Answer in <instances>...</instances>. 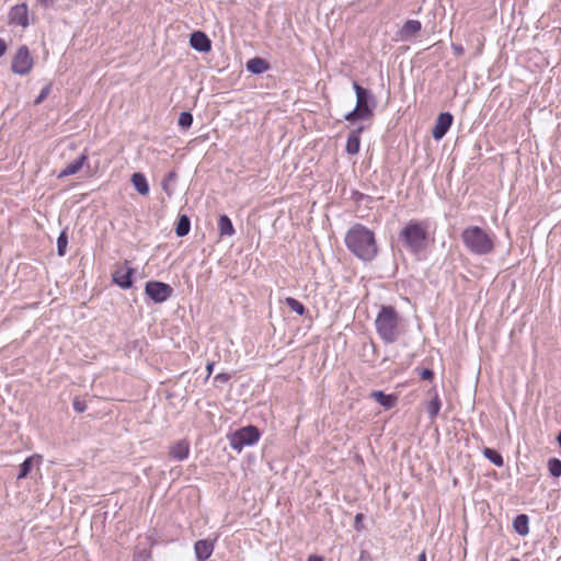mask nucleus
<instances>
[{
    "instance_id": "38",
    "label": "nucleus",
    "mask_w": 561,
    "mask_h": 561,
    "mask_svg": "<svg viewBox=\"0 0 561 561\" xmlns=\"http://www.w3.org/2000/svg\"><path fill=\"white\" fill-rule=\"evenodd\" d=\"M7 51V43L4 39L0 38V57H2Z\"/></svg>"
},
{
    "instance_id": "42",
    "label": "nucleus",
    "mask_w": 561,
    "mask_h": 561,
    "mask_svg": "<svg viewBox=\"0 0 561 561\" xmlns=\"http://www.w3.org/2000/svg\"><path fill=\"white\" fill-rule=\"evenodd\" d=\"M213 368H214V363H208L207 367H206L208 375H211Z\"/></svg>"
},
{
    "instance_id": "30",
    "label": "nucleus",
    "mask_w": 561,
    "mask_h": 561,
    "mask_svg": "<svg viewBox=\"0 0 561 561\" xmlns=\"http://www.w3.org/2000/svg\"><path fill=\"white\" fill-rule=\"evenodd\" d=\"M68 244V237L66 231H61L57 239V252L58 255L64 256Z\"/></svg>"
},
{
    "instance_id": "8",
    "label": "nucleus",
    "mask_w": 561,
    "mask_h": 561,
    "mask_svg": "<svg viewBox=\"0 0 561 561\" xmlns=\"http://www.w3.org/2000/svg\"><path fill=\"white\" fill-rule=\"evenodd\" d=\"M32 67H33V58L30 54L28 48L26 46H21L16 50V53L12 59V64H11L12 71L16 75L24 76V75H27L32 70Z\"/></svg>"
},
{
    "instance_id": "16",
    "label": "nucleus",
    "mask_w": 561,
    "mask_h": 561,
    "mask_svg": "<svg viewBox=\"0 0 561 561\" xmlns=\"http://www.w3.org/2000/svg\"><path fill=\"white\" fill-rule=\"evenodd\" d=\"M365 127L359 126L353 129L346 140L345 150L348 154H357L360 149V134L364 131Z\"/></svg>"
},
{
    "instance_id": "31",
    "label": "nucleus",
    "mask_w": 561,
    "mask_h": 561,
    "mask_svg": "<svg viewBox=\"0 0 561 561\" xmlns=\"http://www.w3.org/2000/svg\"><path fill=\"white\" fill-rule=\"evenodd\" d=\"M152 552L150 549L139 550L136 553V561H151Z\"/></svg>"
},
{
    "instance_id": "20",
    "label": "nucleus",
    "mask_w": 561,
    "mask_h": 561,
    "mask_svg": "<svg viewBox=\"0 0 561 561\" xmlns=\"http://www.w3.org/2000/svg\"><path fill=\"white\" fill-rule=\"evenodd\" d=\"M268 62L260 57H254L247 61V70L253 75H261L268 70Z\"/></svg>"
},
{
    "instance_id": "46",
    "label": "nucleus",
    "mask_w": 561,
    "mask_h": 561,
    "mask_svg": "<svg viewBox=\"0 0 561 561\" xmlns=\"http://www.w3.org/2000/svg\"><path fill=\"white\" fill-rule=\"evenodd\" d=\"M148 539L151 540V546H153L156 543V541L153 539H151V537H148Z\"/></svg>"
},
{
    "instance_id": "11",
    "label": "nucleus",
    "mask_w": 561,
    "mask_h": 561,
    "mask_svg": "<svg viewBox=\"0 0 561 561\" xmlns=\"http://www.w3.org/2000/svg\"><path fill=\"white\" fill-rule=\"evenodd\" d=\"M88 158H89L88 150L84 149L82 151V153L76 160H73L72 162L67 164V167L60 171V173L58 174V179H62V178H66L69 175L77 174L83 168V165L88 162Z\"/></svg>"
},
{
    "instance_id": "18",
    "label": "nucleus",
    "mask_w": 561,
    "mask_h": 561,
    "mask_svg": "<svg viewBox=\"0 0 561 561\" xmlns=\"http://www.w3.org/2000/svg\"><path fill=\"white\" fill-rule=\"evenodd\" d=\"M169 455L178 461L185 460L190 455V444L185 439L176 442L170 447Z\"/></svg>"
},
{
    "instance_id": "24",
    "label": "nucleus",
    "mask_w": 561,
    "mask_h": 561,
    "mask_svg": "<svg viewBox=\"0 0 561 561\" xmlns=\"http://www.w3.org/2000/svg\"><path fill=\"white\" fill-rule=\"evenodd\" d=\"M191 230V220L186 215H181L178 219L175 233L178 237H185Z\"/></svg>"
},
{
    "instance_id": "14",
    "label": "nucleus",
    "mask_w": 561,
    "mask_h": 561,
    "mask_svg": "<svg viewBox=\"0 0 561 561\" xmlns=\"http://www.w3.org/2000/svg\"><path fill=\"white\" fill-rule=\"evenodd\" d=\"M427 396L431 398V400L426 404V412L428 414V417L433 421L437 417L440 408H442V401L438 396V391L436 387H432L427 391Z\"/></svg>"
},
{
    "instance_id": "21",
    "label": "nucleus",
    "mask_w": 561,
    "mask_h": 561,
    "mask_svg": "<svg viewBox=\"0 0 561 561\" xmlns=\"http://www.w3.org/2000/svg\"><path fill=\"white\" fill-rule=\"evenodd\" d=\"M131 183H133L135 190L140 195H147L149 193V185H148L146 176L142 173H139V172L134 173L131 175Z\"/></svg>"
},
{
    "instance_id": "6",
    "label": "nucleus",
    "mask_w": 561,
    "mask_h": 561,
    "mask_svg": "<svg viewBox=\"0 0 561 561\" xmlns=\"http://www.w3.org/2000/svg\"><path fill=\"white\" fill-rule=\"evenodd\" d=\"M261 437L260 430L254 425H248L237 430L228 436L230 447L241 453L244 447L254 446Z\"/></svg>"
},
{
    "instance_id": "36",
    "label": "nucleus",
    "mask_w": 561,
    "mask_h": 561,
    "mask_svg": "<svg viewBox=\"0 0 561 561\" xmlns=\"http://www.w3.org/2000/svg\"><path fill=\"white\" fill-rule=\"evenodd\" d=\"M451 48L457 56H461L463 54V47L461 45L453 44Z\"/></svg>"
},
{
    "instance_id": "9",
    "label": "nucleus",
    "mask_w": 561,
    "mask_h": 561,
    "mask_svg": "<svg viewBox=\"0 0 561 561\" xmlns=\"http://www.w3.org/2000/svg\"><path fill=\"white\" fill-rule=\"evenodd\" d=\"M454 117L449 112L440 113L436 119L435 126L432 130L434 139H442L449 130L453 124Z\"/></svg>"
},
{
    "instance_id": "4",
    "label": "nucleus",
    "mask_w": 561,
    "mask_h": 561,
    "mask_svg": "<svg viewBox=\"0 0 561 561\" xmlns=\"http://www.w3.org/2000/svg\"><path fill=\"white\" fill-rule=\"evenodd\" d=\"M466 249L476 255H488L494 250V236L479 226H469L461 232Z\"/></svg>"
},
{
    "instance_id": "7",
    "label": "nucleus",
    "mask_w": 561,
    "mask_h": 561,
    "mask_svg": "<svg viewBox=\"0 0 561 561\" xmlns=\"http://www.w3.org/2000/svg\"><path fill=\"white\" fill-rule=\"evenodd\" d=\"M145 293L154 304H162L172 296L173 288L167 283L149 280L146 283Z\"/></svg>"
},
{
    "instance_id": "27",
    "label": "nucleus",
    "mask_w": 561,
    "mask_h": 561,
    "mask_svg": "<svg viewBox=\"0 0 561 561\" xmlns=\"http://www.w3.org/2000/svg\"><path fill=\"white\" fill-rule=\"evenodd\" d=\"M548 470L549 473L554 477H561V460L558 458H551L548 460Z\"/></svg>"
},
{
    "instance_id": "15",
    "label": "nucleus",
    "mask_w": 561,
    "mask_h": 561,
    "mask_svg": "<svg viewBox=\"0 0 561 561\" xmlns=\"http://www.w3.org/2000/svg\"><path fill=\"white\" fill-rule=\"evenodd\" d=\"M27 12L28 11H27L26 4L22 3V4L14 5L11 9L10 14H9L10 22L21 25L23 27L27 26L28 25Z\"/></svg>"
},
{
    "instance_id": "45",
    "label": "nucleus",
    "mask_w": 561,
    "mask_h": 561,
    "mask_svg": "<svg viewBox=\"0 0 561 561\" xmlns=\"http://www.w3.org/2000/svg\"><path fill=\"white\" fill-rule=\"evenodd\" d=\"M508 561H520V560L517 558H511Z\"/></svg>"
},
{
    "instance_id": "5",
    "label": "nucleus",
    "mask_w": 561,
    "mask_h": 561,
    "mask_svg": "<svg viewBox=\"0 0 561 561\" xmlns=\"http://www.w3.org/2000/svg\"><path fill=\"white\" fill-rule=\"evenodd\" d=\"M353 89L356 93V106L344 115L348 123L369 119L374 116V110L377 101L370 90L363 88L358 82H353Z\"/></svg>"
},
{
    "instance_id": "40",
    "label": "nucleus",
    "mask_w": 561,
    "mask_h": 561,
    "mask_svg": "<svg viewBox=\"0 0 561 561\" xmlns=\"http://www.w3.org/2000/svg\"><path fill=\"white\" fill-rule=\"evenodd\" d=\"M162 186H163L164 192L170 196L172 194V192L169 191V185L167 184V181H163Z\"/></svg>"
},
{
    "instance_id": "17",
    "label": "nucleus",
    "mask_w": 561,
    "mask_h": 561,
    "mask_svg": "<svg viewBox=\"0 0 561 561\" xmlns=\"http://www.w3.org/2000/svg\"><path fill=\"white\" fill-rule=\"evenodd\" d=\"M422 28V24L417 20H408L399 30L398 35L402 41H408L415 36Z\"/></svg>"
},
{
    "instance_id": "32",
    "label": "nucleus",
    "mask_w": 561,
    "mask_h": 561,
    "mask_svg": "<svg viewBox=\"0 0 561 561\" xmlns=\"http://www.w3.org/2000/svg\"><path fill=\"white\" fill-rule=\"evenodd\" d=\"M50 90H51V85L50 84H46L41 93L38 94V96L35 99L34 103L36 105L41 104L50 93Z\"/></svg>"
},
{
    "instance_id": "29",
    "label": "nucleus",
    "mask_w": 561,
    "mask_h": 561,
    "mask_svg": "<svg viewBox=\"0 0 561 561\" xmlns=\"http://www.w3.org/2000/svg\"><path fill=\"white\" fill-rule=\"evenodd\" d=\"M178 124L183 129H188L193 124V115L190 112H182L179 116Z\"/></svg>"
},
{
    "instance_id": "28",
    "label": "nucleus",
    "mask_w": 561,
    "mask_h": 561,
    "mask_svg": "<svg viewBox=\"0 0 561 561\" xmlns=\"http://www.w3.org/2000/svg\"><path fill=\"white\" fill-rule=\"evenodd\" d=\"M33 467V457H27L20 466V471L18 473V479H24L31 472Z\"/></svg>"
},
{
    "instance_id": "10",
    "label": "nucleus",
    "mask_w": 561,
    "mask_h": 561,
    "mask_svg": "<svg viewBox=\"0 0 561 561\" xmlns=\"http://www.w3.org/2000/svg\"><path fill=\"white\" fill-rule=\"evenodd\" d=\"M134 268L128 266L117 267L113 274V282L123 289H128L133 286Z\"/></svg>"
},
{
    "instance_id": "1",
    "label": "nucleus",
    "mask_w": 561,
    "mask_h": 561,
    "mask_svg": "<svg viewBox=\"0 0 561 561\" xmlns=\"http://www.w3.org/2000/svg\"><path fill=\"white\" fill-rule=\"evenodd\" d=\"M344 242L347 250L364 262L373 261L377 256L375 233L362 224H355L348 229Z\"/></svg>"
},
{
    "instance_id": "37",
    "label": "nucleus",
    "mask_w": 561,
    "mask_h": 561,
    "mask_svg": "<svg viewBox=\"0 0 561 561\" xmlns=\"http://www.w3.org/2000/svg\"><path fill=\"white\" fill-rule=\"evenodd\" d=\"M53 0H36V3L43 8H49L53 5Z\"/></svg>"
},
{
    "instance_id": "35",
    "label": "nucleus",
    "mask_w": 561,
    "mask_h": 561,
    "mask_svg": "<svg viewBox=\"0 0 561 561\" xmlns=\"http://www.w3.org/2000/svg\"><path fill=\"white\" fill-rule=\"evenodd\" d=\"M363 518H364V515L362 513L356 514L355 524H354V527L356 530H360L363 528V524H362Z\"/></svg>"
},
{
    "instance_id": "41",
    "label": "nucleus",
    "mask_w": 561,
    "mask_h": 561,
    "mask_svg": "<svg viewBox=\"0 0 561 561\" xmlns=\"http://www.w3.org/2000/svg\"><path fill=\"white\" fill-rule=\"evenodd\" d=\"M417 561H426V553L425 551H422L419 557H417Z\"/></svg>"
},
{
    "instance_id": "2",
    "label": "nucleus",
    "mask_w": 561,
    "mask_h": 561,
    "mask_svg": "<svg viewBox=\"0 0 561 561\" xmlns=\"http://www.w3.org/2000/svg\"><path fill=\"white\" fill-rule=\"evenodd\" d=\"M375 329L386 344L396 343L407 331L403 317L393 306L382 305L375 319Z\"/></svg>"
},
{
    "instance_id": "44",
    "label": "nucleus",
    "mask_w": 561,
    "mask_h": 561,
    "mask_svg": "<svg viewBox=\"0 0 561 561\" xmlns=\"http://www.w3.org/2000/svg\"><path fill=\"white\" fill-rule=\"evenodd\" d=\"M216 378L217 379H225V380L227 379V377L225 375H222V374L218 375Z\"/></svg>"
},
{
    "instance_id": "26",
    "label": "nucleus",
    "mask_w": 561,
    "mask_h": 561,
    "mask_svg": "<svg viewBox=\"0 0 561 561\" xmlns=\"http://www.w3.org/2000/svg\"><path fill=\"white\" fill-rule=\"evenodd\" d=\"M285 304L287 307L290 308V310H293L294 312H296L299 316H304L307 311L305 306L300 301H298L297 299H295L293 297H287L285 299Z\"/></svg>"
},
{
    "instance_id": "3",
    "label": "nucleus",
    "mask_w": 561,
    "mask_h": 561,
    "mask_svg": "<svg viewBox=\"0 0 561 561\" xmlns=\"http://www.w3.org/2000/svg\"><path fill=\"white\" fill-rule=\"evenodd\" d=\"M428 227L426 220H409L399 232V241L410 253L417 255L427 248Z\"/></svg>"
},
{
    "instance_id": "22",
    "label": "nucleus",
    "mask_w": 561,
    "mask_h": 561,
    "mask_svg": "<svg viewBox=\"0 0 561 561\" xmlns=\"http://www.w3.org/2000/svg\"><path fill=\"white\" fill-rule=\"evenodd\" d=\"M529 518L526 514L517 515L513 520L515 531L520 536H526L529 533Z\"/></svg>"
},
{
    "instance_id": "33",
    "label": "nucleus",
    "mask_w": 561,
    "mask_h": 561,
    "mask_svg": "<svg viewBox=\"0 0 561 561\" xmlns=\"http://www.w3.org/2000/svg\"><path fill=\"white\" fill-rule=\"evenodd\" d=\"M73 410L78 413H83L87 410V404L79 397H76L72 401Z\"/></svg>"
},
{
    "instance_id": "19",
    "label": "nucleus",
    "mask_w": 561,
    "mask_h": 561,
    "mask_svg": "<svg viewBox=\"0 0 561 561\" xmlns=\"http://www.w3.org/2000/svg\"><path fill=\"white\" fill-rule=\"evenodd\" d=\"M370 397L387 410L392 409L397 404V401H398V398L396 396L386 394L385 392H382L380 390L373 391Z\"/></svg>"
},
{
    "instance_id": "12",
    "label": "nucleus",
    "mask_w": 561,
    "mask_h": 561,
    "mask_svg": "<svg viewBox=\"0 0 561 561\" xmlns=\"http://www.w3.org/2000/svg\"><path fill=\"white\" fill-rule=\"evenodd\" d=\"M190 44L192 48L199 53H208L211 49L210 39L205 33L201 31H196L191 34Z\"/></svg>"
},
{
    "instance_id": "25",
    "label": "nucleus",
    "mask_w": 561,
    "mask_h": 561,
    "mask_svg": "<svg viewBox=\"0 0 561 561\" xmlns=\"http://www.w3.org/2000/svg\"><path fill=\"white\" fill-rule=\"evenodd\" d=\"M483 455L488 460H490L493 465H495L497 467H502L504 463V460H503V457L501 456V454L492 448H484Z\"/></svg>"
},
{
    "instance_id": "39",
    "label": "nucleus",
    "mask_w": 561,
    "mask_h": 561,
    "mask_svg": "<svg viewBox=\"0 0 561 561\" xmlns=\"http://www.w3.org/2000/svg\"><path fill=\"white\" fill-rule=\"evenodd\" d=\"M307 561H323V558L318 554H311V556H309Z\"/></svg>"
},
{
    "instance_id": "34",
    "label": "nucleus",
    "mask_w": 561,
    "mask_h": 561,
    "mask_svg": "<svg viewBox=\"0 0 561 561\" xmlns=\"http://www.w3.org/2000/svg\"><path fill=\"white\" fill-rule=\"evenodd\" d=\"M420 377L423 380H432L434 378V371L430 368H423L420 370Z\"/></svg>"
},
{
    "instance_id": "13",
    "label": "nucleus",
    "mask_w": 561,
    "mask_h": 561,
    "mask_svg": "<svg viewBox=\"0 0 561 561\" xmlns=\"http://www.w3.org/2000/svg\"><path fill=\"white\" fill-rule=\"evenodd\" d=\"M215 549V543L208 539H201L194 543V552L197 561H206L210 558Z\"/></svg>"
},
{
    "instance_id": "43",
    "label": "nucleus",
    "mask_w": 561,
    "mask_h": 561,
    "mask_svg": "<svg viewBox=\"0 0 561 561\" xmlns=\"http://www.w3.org/2000/svg\"><path fill=\"white\" fill-rule=\"evenodd\" d=\"M174 178H175V173H174V172H170V173L167 175V179H165L164 181H167V180H173Z\"/></svg>"
},
{
    "instance_id": "23",
    "label": "nucleus",
    "mask_w": 561,
    "mask_h": 561,
    "mask_svg": "<svg viewBox=\"0 0 561 561\" xmlns=\"http://www.w3.org/2000/svg\"><path fill=\"white\" fill-rule=\"evenodd\" d=\"M218 229L220 236H232L234 234V228L232 221L227 215H220L218 219Z\"/></svg>"
}]
</instances>
